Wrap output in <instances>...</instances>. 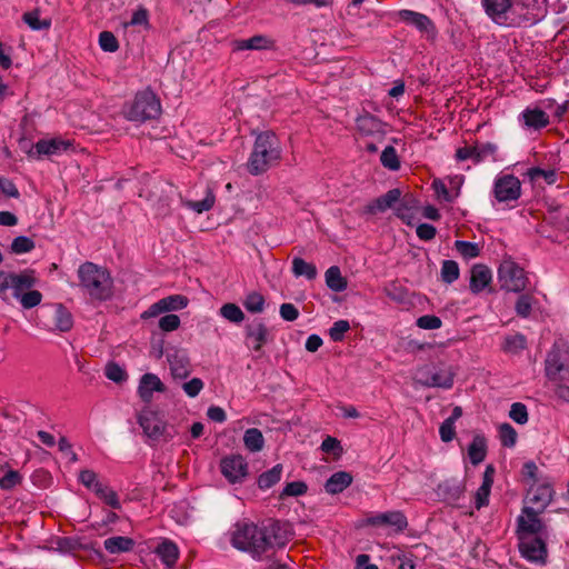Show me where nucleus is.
I'll return each instance as SVG.
<instances>
[{
  "mask_svg": "<svg viewBox=\"0 0 569 569\" xmlns=\"http://www.w3.org/2000/svg\"><path fill=\"white\" fill-rule=\"evenodd\" d=\"M156 553L161 559V561L168 567L174 566L179 557L178 547L176 546V543L169 540L162 541L157 547Z\"/></svg>",
  "mask_w": 569,
  "mask_h": 569,
  "instance_id": "obj_29",
  "label": "nucleus"
},
{
  "mask_svg": "<svg viewBox=\"0 0 569 569\" xmlns=\"http://www.w3.org/2000/svg\"><path fill=\"white\" fill-rule=\"evenodd\" d=\"M23 21L32 29V30H47L51 26L50 19H40L39 11H30L23 14Z\"/></svg>",
  "mask_w": 569,
  "mask_h": 569,
  "instance_id": "obj_38",
  "label": "nucleus"
},
{
  "mask_svg": "<svg viewBox=\"0 0 569 569\" xmlns=\"http://www.w3.org/2000/svg\"><path fill=\"white\" fill-rule=\"evenodd\" d=\"M487 456V441L481 435H476L468 447V457L472 465H479Z\"/></svg>",
  "mask_w": 569,
  "mask_h": 569,
  "instance_id": "obj_28",
  "label": "nucleus"
},
{
  "mask_svg": "<svg viewBox=\"0 0 569 569\" xmlns=\"http://www.w3.org/2000/svg\"><path fill=\"white\" fill-rule=\"evenodd\" d=\"M543 529V525L541 520L538 518V510H533V508L526 507L523 509V515L518 518V538L521 537H537Z\"/></svg>",
  "mask_w": 569,
  "mask_h": 569,
  "instance_id": "obj_15",
  "label": "nucleus"
},
{
  "mask_svg": "<svg viewBox=\"0 0 569 569\" xmlns=\"http://www.w3.org/2000/svg\"><path fill=\"white\" fill-rule=\"evenodd\" d=\"M233 50H264L273 46V42L266 36L257 34L249 39H239L233 41Z\"/></svg>",
  "mask_w": 569,
  "mask_h": 569,
  "instance_id": "obj_23",
  "label": "nucleus"
},
{
  "mask_svg": "<svg viewBox=\"0 0 569 569\" xmlns=\"http://www.w3.org/2000/svg\"><path fill=\"white\" fill-rule=\"evenodd\" d=\"M308 486L303 481H292L284 486L280 493V498L299 497L307 492Z\"/></svg>",
  "mask_w": 569,
  "mask_h": 569,
  "instance_id": "obj_49",
  "label": "nucleus"
},
{
  "mask_svg": "<svg viewBox=\"0 0 569 569\" xmlns=\"http://www.w3.org/2000/svg\"><path fill=\"white\" fill-rule=\"evenodd\" d=\"M244 333L247 347L256 352H260L269 340V329L261 320L248 323Z\"/></svg>",
  "mask_w": 569,
  "mask_h": 569,
  "instance_id": "obj_14",
  "label": "nucleus"
},
{
  "mask_svg": "<svg viewBox=\"0 0 569 569\" xmlns=\"http://www.w3.org/2000/svg\"><path fill=\"white\" fill-rule=\"evenodd\" d=\"M383 291L387 297H389L391 300L401 302L406 298V290L402 286L398 284L397 282H390L385 288Z\"/></svg>",
  "mask_w": 569,
  "mask_h": 569,
  "instance_id": "obj_57",
  "label": "nucleus"
},
{
  "mask_svg": "<svg viewBox=\"0 0 569 569\" xmlns=\"http://www.w3.org/2000/svg\"><path fill=\"white\" fill-rule=\"evenodd\" d=\"M168 362L173 378L184 379L190 373V361L184 351L174 350L169 352Z\"/></svg>",
  "mask_w": 569,
  "mask_h": 569,
  "instance_id": "obj_18",
  "label": "nucleus"
},
{
  "mask_svg": "<svg viewBox=\"0 0 569 569\" xmlns=\"http://www.w3.org/2000/svg\"><path fill=\"white\" fill-rule=\"evenodd\" d=\"M21 476L16 470H9L0 478V488L10 490L21 482Z\"/></svg>",
  "mask_w": 569,
  "mask_h": 569,
  "instance_id": "obj_58",
  "label": "nucleus"
},
{
  "mask_svg": "<svg viewBox=\"0 0 569 569\" xmlns=\"http://www.w3.org/2000/svg\"><path fill=\"white\" fill-rule=\"evenodd\" d=\"M441 325V319L433 315H425L417 319V326L425 330L439 329Z\"/></svg>",
  "mask_w": 569,
  "mask_h": 569,
  "instance_id": "obj_59",
  "label": "nucleus"
},
{
  "mask_svg": "<svg viewBox=\"0 0 569 569\" xmlns=\"http://www.w3.org/2000/svg\"><path fill=\"white\" fill-rule=\"evenodd\" d=\"M397 16L403 23L416 28L427 41H436L438 29L428 16L408 9L399 10Z\"/></svg>",
  "mask_w": 569,
  "mask_h": 569,
  "instance_id": "obj_9",
  "label": "nucleus"
},
{
  "mask_svg": "<svg viewBox=\"0 0 569 569\" xmlns=\"http://www.w3.org/2000/svg\"><path fill=\"white\" fill-rule=\"evenodd\" d=\"M278 523L260 528L252 522H238L231 533V543L234 548L260 558L274 548H281L287 540L279 533Z\"/></svg>",
  "mask_w": 569,
  "mask_h": 569,
  "instance_id": "obj_1",
  "label": "nucleus"
},
{
  "mask_svg": "<svg viewBox=\"0 0 569 569\" xmlns=\"http://www.w3.org/2000/svg\"><path fill=\"white\" fill-rule=\"evenodd\" d=\"M34 248V242L24 236H20L13 239L11 243V250L14 253H26L31 251Z\"/></svg>",
  "mask_w": 569,
  "mask_h": 569,
  "instance_id": "obj_55",
  "label": "nucleus"
},
{
  "mask_svg": "<svg viewBox=\"0 0 569 569\" xmlns=\"http://www.w3.org/2000/svg\"><path fill=\"white\" fill-rule=\"evenodd\" d=\"M498 280L501 289L511 292H520L527 287L525 270L516 262L506 260L498 269Z\"/></svg>",
  "mask_w": 569,
  "mask_h": 569,
  "instance_id": "obj_8",
  "label": "nucleus"
},
{
  "mask_svg": "<svg viewBox=\"0 0 569 569\" xmlns=\"http://www.w3.org/2000/svg\"><path fill=\"white\" fill-rule=\"evenodd\" d=\"M99 44L101 49L106 52H114L119 48V43L117 38L112 32L102 31L99 36Z\"/></svg>",
  "mask_w": 569,
  "mask_h": 569,
  "instance_id": "obj_54",
  "label": "nucleus"
},
{
  "mask_svg": "<svg viewBox=\"0 0 569 569\" xmlns=\"http://www.w3.org/2000/svg\"><path fill=\"white\" fill-rule=\"evenodd\" d=\"M509 417L519 425H525L528 421L527 407L521 402H515L511 405Z\"/></svg>",
  "mask_w": 569,
  "mask_h": 569,
  "instance_id": "obj_53",
  "label": "nucleus"
},
{
  "mask_svg": "<svg viewBox=\"0 0 569 569\" xmlns=\"http://www.w3.org/2000/svg\"><path fill=\"white\" fill-rule=\"evenodd\" d=\"M281 147L277 136L271 131H264L257 136L251 154L247 162L248 171L258 176L279 163Z\"/></svg>",
  "mask_w": 569,
  "mask_h": 569,
  "instance_id": "obj_4",
  "label": "nucleus"
},
{
  "mask_svg": "<svg viewBox=\"0 0 569 569\" xmlns=\"http://www.w3.org/2000/svg\"><path fill=\"white\" fill-rule=\"evenodd\" d=\"M401 191L399 189H391L381 197L377 198L372 203L368 206V212H383L392 208L400 199Z\"/></svg>",
  "mask_w": 569,
  "mask_h": 569,
  "instance_id": "obj_24",
  "label": "nucleus"
},
{
  "mask_svg": "<svg viewBox=\"0 0 569 569\" xmlns=\"http://www.w3.org/2000/svg\"><path fill=\"white\" fill-rule=\"evenodd\" d=\"M533 298L529 295H521L517 299L515 309L519 317L528 318L531 313Z\"/></svg>",
  "mask_w": 569,
  "mask_h": 569,
  "instance_id": "obj_52",
  "label": "nucleus"
},
{
  "mask_svg": "<svg viewBox=\"0 0 569 569\" xmlns=\"http://www.w3.org/2000/svg\"><path fill=\"white\" fill-rule=\"evenodd\" d=\"M486 13L498 24L507 27L532 26L540 20V13L529 10L515 0H482Z\"/></svg>",
  "mask_w": 569,
  "mask_h": 569,
  "instance_id": "obj_3",
  "label": "nucleus"
},
{
  "mask_svg": "<svg viewBox=\"0 0 569 569\" xmlns=\"http://www.w3.org/2000/svg\"><path fill=\"white\" fill-rule=\"evenodd\" d=\"M545 370L549 379L557 378V376L563 370V363L559 353L552 352L547 356Z\"/></svg>",
  "mask_w": 569,
  "mask_h": 569,
  "instance_id": "obj_36",
  "label": "nucleus"
},
{
  "mask_svg": "<svg viewBox=\"0 0 569 569\" xmlns=\"http://www.w3.org/2000/svg\"><path fill=\"white\" fill-rule=\"evenodd\" d=\"M459 266L453 260H445L441 266V279L447 283H452L459 278Z\"/></svg>",
  "mask_w": 569,
  "mask_h": 569,
  "instance_id": "obj_44",
  "label": "nucleus"
},
{
  "mask_svg": "<svg viewBox=\"0 0 569 569\" xmlns=\"http://www.w3.org/2000/svg\"><path fill=\"white\" fill-rule=\"evenodd\" d=\"M180 326V318L177 315L170 313L160 318L159 328L162 331L170 332L177 330Z\"/></svg>",
  "mask_w": 569,
  "mask_h": 569,
  "instance_id": "obj_61",
  "label": "nucleus"
},
{
  "mask_svg": "<svg viewBox=\"0 0 569 569\" xmlns=\"http://www.w3.org/2000/svg\"><path fill=\"white\" fill-rule=\"evenodd\" d=\"M352 482V476L347 471L335 472L325 483L328 493L336 495L342 492Z\"/></svg>",
  "mask_w": 569,
  "mask_h": 569,
  "instance_id": "obj_26",
  "label": "nucleus"
},
{
  "mask_svg": "<svg viewBox=\"0 0 569 569\" xmlns=\"http://www.w3.org/2000/svg\"><path fill=\"white\" fill-rule=\"evenodd\" d=\"M37 281L33 270L27 269L20 272L0 270V297L6 300V293L11 289L12 296L24 309L34 308L42 301V293L32 290Z\"/></svg>",
  "mask_w": 569,
  "mask_h": 569,
  "instance_id": "obj_2",
  "label": "nucleus"
},
{
  "mask_svg": "<svg viewBox=\"0 0 569 569\" xmlns=\"http://www.w3.org/2000/svg\"><path fill=\"white\" fill-rule=\"evenodd\" d=\"M244 447L251 452L261 451L264 446V438L258 428H250L243 435Z\"/></svg>",
  "mask_w": 569,
  "mask_h": 569,
  "instance_id": "obj_32",
  "label": "nucleus"
},
{
  "mask_svg": "<svg viewBox=\"0 0 569 569\" xmlns=\"http://www.w3.org/2000/svg\"><path fill=\"white\" fill-rule=\"evenodd\" d=\"M491 271L483 264H476L471 269L470 290L477 295L481 292L491 281Z\"/></svg>",
  "mask_w": 569,
  "mask_h": 569,
  "instance_id": "obj_22",
  "label": "nucleus"
},
{
  "mask_svg": "<svg viewBox=\"0 0 569 569\" xmlns=\"http://www.w3.org/2000/svg\"><path fill=\"white\" fill-rule=\"evenodd\" d=\"M292 272L296 277H306L311 280L317 276V268L315 264L305 261L302 258L296 257L292 260Z\"/></svg>",
  "mask_w": 569,
  "mask_h": 569,
  "instance_id": "obj_35",
  "label": "nucleus"
},
{
  "mask_svg": "<svg viewBox=\"0 0 569 569\" xmlns=\"http://www.w3.org/2000/svg\"><path fill=\"white\" fill-rule=\"evenodd\" d=\"M326 284L335 292H341L347 289V280L342 277L339 267L332 266L326 271Z\"/></svg>",
  "mask_w": 569,
  "mask_h": 569,
  "instance_id": "obj_31",
  "label": "nucleus"
},
{
  "mask_svg": "<svg viewBox=\"0 0 569 569\" xmlns=\"http://www.w3.org/2000/svg\"><path fill=\"white\" fill-rule=\"evenodd\" d=\"M163 392L164 385L157 375L144 373L139 382L138 395L144 402H150L153 397V392Z\"/></svg>",
  "mask_w": 569,
  "mask_h": 569,
  "instance_id": "obj_17",
  "label": "nucleus"
},
{
  "mask_svg": "<svg viewBox=\"0 0 569 569\" xmlns=\"http://www.w3.org/2000/svg\"><path fill=\"white\" fill-rule=\"evenodd\" d=\"M214 200V194L211 191H208L204 199L200 201L187 200L183 204L197 213H202L204 211H209L213 207Z\"/></svg>",
  "mask_w": 569,
  "mask_h": 569,
  "instance_id": "obj_40",
  "label": "nucleus"
},
{
  "mask_svg": "<svg viewBox=\"0 0 569 569\" xmlns=\"http://www.w3.org/2000/svg\"><path fill=\"white\" fill-rule=\"evenodd\" d=\"M99 499H101L106 505L113 509H120L121 503L118 498V495L114 490H112L110 487L103 485L102 487L98 488L94 492Z\"/></svg>",
  "mask_w": 569,
  "mask_h": 569,
  "instance_id": "obj_37",
  "label": "nucleus"
},
{
  "mask_svg": "<svg viewBox=\"0 0 569 569\" xmlns=\"http://www.w3.org/2000/svg\"><path fill=\"white\" fill-rule=\"evenodd\" d=\"M137 421L150 441H169L176 436L173 428H169L159 415L152 410H142L138 415Z\"/></svg>",
  "mask_w": 569,
  "mask_h": 569,
  "instance_id": "obj_7",
  "label": "nucleus"
},
{
  "mask_svg": "<svg viewBox=\"0 0 569 569\" xmlns=\"http://www.w3.org/2000/svg\"><path fill=\"white\" fill-rule=\"evenodd\" d=\"M476 148V162L483 161L491 157L493 160H496V153L498 150V147L495 143L487 142L479 146H475Z\"/></svg>",
  "mask_w": 569,
  "mask_h": 569,
  "instance_id": "obj_50",
  "label": "nucleus"
},
{
  "mask_svg": "<svg viewBox=\"0 0 569 569\" xmlns=\"http://www.w3.org/2000/svg\"><path fill=\"white\" fill-rule=\"evenodd\" d=\"M520 121H522L527 128L539 130L549 124V117L539 108H526L520 113Z\"/></svg>",
  "mask_w": 569,
  "mask_h": 569,
  "instance_id": "obj_21",
  "label": "nucleus"
},
{
  "mask_svg": "<svg viewBox=\"0 0 569 569\" xmlns=\"http://www.w3.org/2000/svg\"><path fill=\"white\" fill-rule=\"evenodd\" d=\"M53 319L54 326L59 331H69L73 326L72 315L62 305L56 307Z\"/></svg>",
  "mask_w": 569,
  "mask_h": 569,
  "instance_id": "obj_33",
  "label": "nucleus"
},
{
  "mask_svg": "<svg viewBox=\"0 0 569 569\" xmlns=\"http://www.w3.org/2000/svg\"><path fill=\"white\" fill-rule=\"evenodd\" d=\"M499 438L503 447L512 448L517 442V432L509 423L499 427Z\"/></svg>",
  "mask_w": 569,
  "mask_h": 569,
  "instance_id": "obj_46",
  "label": "nucleus"
},
{
  "mask_svg": "<svg viewBox=\"0 0 569 569\" xmlns=\"http://www.w3.org/2000/svg\"><path fill=\"white\" fill-rule=\"evenodd\" d=\"M527 176L533 182L545 180L548 184H552L556 181V172L553 170L530 168L527 172Z\"/></svg>",
  "mask_w": 569,
  "mask_h": 569,
  "instance_id": "obj_48",
  "label": "nucleus"
},
{
  "mask_svg": "<svg viewBox=\"0 0 569 569\" xmlns=\"http://www.w3.org/2000/svg\"><path fill=\"white\" fill-rule=\"evenodd\" d=\"M365 525L371 527L391 528L396 533H399L408 527V520L402 511L393 510L371 515L366 518Z\"/></svg>",
  "mask_w": 569,
  "mask_h": 569,
  "instance_id": "obj_11",
  "label": "nucleus"
},
{
  "mask_svg": "<svg viewBox=\"0 0 569 569\" xmlns=\"http://www.w3.org/2000/svg\"><path fill=\"white\" fill-rule=\"evenodd\" d=\"M519 550L526 559L537 563H543L547 557L546 543L540 537H521Z\"/></svg>",
  "mask_w": 569,
  "mask_h": 569,
  "instance_id": "obj_13",
  "label": "nucleus"
},
{
  "mask_svg": "<svg viewBox=\"0 0 569 569\" xmlns=\"http://www.w3.org/2000/svg\"><path fill=\"white\" fill-rule=\"evenodd\" d=\"M220 469L230 483H241L248 476V463L239 455L223 458L220 462Z\"/></svg>",
  "mask_w": 569,
  "mask_h": 569,
  "instance_id": "obj_12",
  "label": "nucleus"
},
{
  "mask_svg": "<svg viewBox=\"0 0 569 569\" xmlns=\"http://www.w3.org/2000/svg\"><path fill=\"white\" fill-rule=\"evenodd\" d=\"M79 286L91 299L103 301L111 297L113 281L109 271L87 261L78 269Z\"/></svg>",
  "mask_w": 569,
  "mask_h": 569,
  "instance_id": "obj_5",
  "label": "nucleus"
},
{
  "mask_svg": "<svg viewBox=\"0 0 569 569\" xmlns=\"http://www.w3.org/2000/svg\"><path fill=\"white\" fill-rule=\"evenodd\" d=\"M124 118L129 121L144 122L157 118L161 112V104L150 90L138 92L131 102L123 106Z\"/></svg>",
  "mask_w": 569,
  "mask_h": 569,
  "instance_id": "obj_6",
  "label": "nucleus"
},
{
  "mask_svg": "<svg viewBox=\"0 0 569 569\" xmlns=\"http://www.w3.org/2000/svg\"><path fill=\"white\" fill-rule=\"evenodd\" d=\"M492 192L498 202L517 201L521 196V182L513 174H500L495 179Z\"/></svg>",
  "mask_w": 569,
  "mask_h": 569,
  "instance_id": "obj_10",
  "label": "nucleus"
},
{
  "mask_svg": "<svg viewBox=\"0 0 569 569\" xmlns=\"http://www.w3.org/2000/svg\"><path fill=\"white\" fill-rule=\"evenodd\" d=\"M79 481L89 490L96 492L103 483L99 481L98 475L90 469L82 470L79 473Z\"/></svg>",
  "mask_w": 569,
  "mask_h": 569,
  "instance_id": "obj_45",
  "label": "nucleus"
},
{
  "mask_svg": "<svg viewBox=\"0 0 569 569\" xmlns=\"http://www.w3.org/2000/svg\"><path fill=\"white\" fill-rule=\"evenodd\" d=\"M282 466L276 465L270 470L261 473L258 478V486L260 489H269L281 479Z\"/></svg>",
  "mask_w": 569,
  "mask_h": 569,
  "instance_id": "obj_34",
  "label": "nucleus"
},
{
  "mask_svg": "<svg viewBox=\"0 0 569 569\" xmlns=\"http://www.w3.org/2000/svg\"><path fill=\"white\" fill-rule=\"evenodd\" d=\"M148 23H149V14H148L147 9L139 8L138 10H136L132 13L130 21L124 23V27H129V26H132V27L133 26H144V27H147Z\"/></svg>",
  "mask_w": 569,
  "mask_h": 569,
  "instance_id": "obj_63",
  "label": "nucleus"
},
{
  "mask_svg": "<svg viewBox=\"0 0 569 569\" xmlns=\"http://www.w3.org/2000/svg\"><path fill=\"white\" fill-rule=\"evenodd\" d=\"M380 161L383 167L390 170H398L400 167V162L398 159L397 151L393 147H386L380 156Z\"/></svg>",
  "mask_w": 569,
  "mask_h": 569,
  "instance_id": "obj_47",
  "label": "nucleus"
},
{
  "mask_svg": "<svg viewBox=\"0 0 569 569\" xmlns=\"http://www.w3.org/2000/svg\"><path fill=\"white\" fill-rule=\"evenodd\" d=\"M453 378L451 367L432 365L430 380L425 381V387L450 389L453 386Z\"/></svg>",
  "mask_w": 569,
  "mask_h": 569,
  "instance_id": "obj_16",
  "label": "nucleus"
},
{
  "mask_svg": "<svg viewBox=\"0 0 569 569\" xmlns=\"http://www.w3.org/2000/svg\"><path fill=\"white\" fill-rule=\"evenodd\" d=\"M432 188L439 200L452 202L458 197V192L456 194H452L447 189L446 184L439 179L433 180Z\"/></svg>",
  "mask_w": 569,
  "mask_h": 569,
  "instance_id": "obj_56",
  "label": "nucleus"
},
{
  "mask_svg": "<svg viewBox=\"0 0 569 569\" xmlns=\"http://www.w3.org/2000/svg\"><path fill=\"white\" fill-rule=\"evenodd\" d=\"M71 144L70 140H63L60 138L40 139L34 144V151L38 156H53L68 150Z\"/></svg>",
  "mask_w": 569,
  "mask_h": 569,
  "instance_id": "obj_19",
  "label": "nucleus"
},
{
  "mask_svg": "<svg viewBox=\"0 0 569 569\" xmlns=\"http://www.w3.org/2000/svg\"><path fill=\"white\" fill-rule=\"evenodd\" d=\"M188 299L181 295H173L166 298L160 299V307L164 311L180 310L187 307Z\"/></svg>",
  "mask_w": 569,
  "mask_h": 569,
  "instance_id": "obj_43",
  "label": "nucleus"
},
{
  "mask_svg": "<svg viewBox=\"0 0 569 569\" xmlns=\"http://www.w3.org/2000/svg\"><path fill=\"white\" fill-rule=\"evenodd\" d=\"M356 123L357 129L366 136L383 132V122L370 113L360 114Z\"/></svg>",
  "mask_w": 569,
  "mask_h": 569,
  "instance_id": "obj_25",
  "label": "nucleus"
},
{
  "mask_svg": "<svg viewBox=\"0 0 569 569\" xmlns=\"http://www.w3.org/2000/svg\"><path fill=\"white\" fill-rule=\"evenodd\" d=\"M134 541L129 537L116 536L104 540L103 547L111 555H118L132 550Z\"/></svg>",
  "mask_w": 569,
  "mask_h": 569,
  "instance_id": "obj_27",
  "label": "nucleus"
},
{
  "mask_svg": "<svg viewBox=\"0 0 569 569\" xmlns=\"http://www.w3.org/2000/svg\"><path fill=\"white\" fill-rule=\"evenodd\" d=\"M527 346L526 337L521 333H516L505 338L503 350L506 352L517 353L523 350Z\"/></svg>",
  "mask_w": 569,
  "mask_h": 569,
  "instance_id": "obj_41",
  "label": "nucleus"
},
{
  "mask_svg": "<svg viewBox=\"0 0 569 569\" xmlns=\"http://www.w3.org/2000/svg\"><path fill=\"white\" fill-rule=\"evenodd\" d=\"M244 308L252 313H260L264 309V298L259 292H250L243 301Z\"/></svg>",
  "mask_w": 569,
  "mask_h": 569,
  "instance_id": "obj_42",
  "label": "nucleus"
},
{
  "mask_svg": "<svg viewBox=\"0 0 569 569\" xmlns=\"http://www.w3.org/2000/svg\"><path fill=\"white\" fill-rule=\"evenodd\" d=\"M457 251L467 259L476 258L479 254V248L476 243L469 241L457 240L455 242Z\"/></svg>",
  "mask_w": 569,
  "mask_h": 569,
  "instance_id": "obj_51",
  "label": "nucleus"
},
{
  "mask_svg": "<svg viewBox=\"0 0 569 569\" xmlns=\"http://www.w3.org/2000/svg\"><path fill=\"white\" fill-rule=\"evenodd\" d=\"M495 468L489 465L483 472L482 485L475 495V507L479 510L488 505L490 490L493 483Z\"/></svg>",
  "mask_w": 569,
  "mask_h": 569,
  "instance_id": "obj_20",
  "label": "nucleus"
},
{
  "mask_svg": "<svg viewBox=\"0 0 569 569\" xmlns=\"http://www.w3.org/2000/svg\"><path fill=\"white\" fill-rule=\"evenodd\" d=\"M182 389L189 397L193 398L203 389V382L200 378H192L182 385Z\"/></svg>",
  "mask_w": 569,
  "mask_h": 569,
  "instance_id": "obj_64",
  "label": "nucleus"
},
{
  "mask_svg": "<svg viewBox=\"0 0 569 569\" xmlns=\"http://www.w3.org/2000/svg\"><path fill=\"white\" fill-rule=\"evenodd\" d=\"M350 329V325L347 320H338L330 328V338L333 341H341L345 333Z\"/></svg>",
  "mask_w": 569,
  "mask_h": 569,
  "instance_id": "obj_62",
  "label": "nucleus"
},
{
  "mask_svg": "<svg viewBox=\"0 0 569 569\" xmlns=\"http://www.w3.org/2000/svg\"><path fill=\"white\" fill-rule=\"evenodd\" d=\"M106 376L114 382H121L127 379V372L117 363L111 362L106 367Z\"/></svg>",
  "mask_w": 569,
  "mask_h": 569,
  "instance_id": "obj_60",
  "label": "nucleus"
},
{
  "mask_svg": "<svg viewBox=\"0 0 569 569\" xmlns=\"http://www.w3.org/2000/svg\"><path fill=\"white\" fill-rule=\"evenodd\" d=\"M219 312L221 317L233 323H240L244 319V313L236 303H224Z\"/></svg>",
  "mask_w": 569,
  "mask_h": 569,
  "instance_id": "obj_39",
  "label": "nucleus"
},
{
  "mask_svg": "<svg viewBox=\"0 0 569 569\" xmlns=\"http://www.w3.org/2000/svg\"><path fill=\"white\" fill-rule=\"evenodd\" d=\"M552 488L550 486H540L537 489L531 488L528 497L529 501L537 506L538 511L542 510L551 500Z\"/></svg>",
  "mask_w": 569,
  "mask_h": 569,
  "instance_id": "obj_30",
  "label": "nucleus"
}]
</instances>
